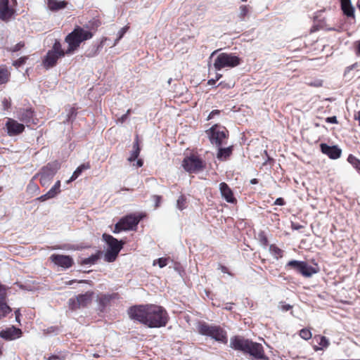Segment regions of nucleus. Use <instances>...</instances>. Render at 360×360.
<instances>
[{"label": "nucleus", "mask_w": 360, "mask_h": 360, "mask_svg": "<svg viewBox=\"0 0 360 360\" xmlns=\"http://www.w3.org/2000/svg\"><path fill=\"white\" fill-rule=\"evenodd\" d=\"M129 317L149 328L165 326L167 322V314L160 306L154 304L139 305L131 307L128 311Z\"/></svg>", "instance_id": "obj_1"}, {"label": "nucleus", "mask_w": 360, "mask_h": 360, "mask_svg": "<svg viewBox=\"0 0 360 360\" xmlns=\"http://www.w3.org/2000/svg\"><path fill=\"white\" fill-rule=\"evenodd\" d=\"M230 347L236 350L250 354L255 360H267L262 345L235 336L230 340Z\"/></svg>", "instance_id": "obj_2"}, {"label": "nucleus", "mask_w": 360, "mask_h": 360, "mask_svg": "<svg viewBox=\"0 0 360 360\" xmlns=\"http://www.w3.org/2000/svg\"><path fill=\"white\" fill-rule=\"evenodd\" d=\"M92 32L81 27H76L65 37V41L68 44V48L65 50L67 54H70L79 46L80 44L86 40L91 39Z\"/></svg>", "instance_id": "obj_3"}, {"label": "nucleus", "mask_w": 360, "mask_h": 360, "mask_svg": "<svg viewBox=\"0 0 360 360\" xmlns=\"http://www.w3.org/2000/svg\"><path fill=\"white\" fill-rule=\"evenodd\" d=\"M198 331L200 334L209 336L217 342L226 344L228 341L226 332L219 326L200 323Z\"/></svg>", "instance_id": "obj_4"}, {"label": "nucleus", "mask_w": 360, "mask_h": 360, "mask_svg": "<svg viewBox=\"0 0 360 360\" xmlns=\"http://www.w3.org/2000/svg\"><path fill=\"white\" fill-rule=\"evenodd\" d=\"M240 63V59L232 53H221L214 59L213 65L216 70L232 68Z\"/></svg>", "instance_id": "obj_5"}, {"label": "nucleus", "mask_w": 360, "mask_h": 360, "mask_svg": "<svg viewBox=\"0 0 360 360\" xmlns=\"http://www.w3.org/2000/svg\"><path fill=\"white\" fill-rule=\"evenodd\" d=\"M60 168V163L58 161L49 162L46 166L42 167L41 172L37 174L40 176L39 181L41 186H49Z\"/></svg>", "instance_id": "obj_6"}, {"label": "nucleus", "mask_w": 360, "mask_h": 360, "mask_svg": "<svg viewBox=\"0 0 360 360\" xmlns=\"http://www.w3.org/2000/svg\"><path fill=\"white\" fill-rule=\"evenodd\" d=\"M207 134L209 136L210 141L212 145L217 147H220L223 143V140L226 138V129L224 127H220L217 124L212 126Z\"/></svg>", "instance_id": "obj_7"}, {"label": "nucleus", "mask_w": 360, "mask_h": 360, "mask_svg": "<svg viewBox=\"0 0 360 360\" xmlns=\"http://www.w3.org/2000/svg\"><path fill=\"white\" fill-rule=\"evenodd\" d=\"M182 167L189 173H196L202 170L205 165L200 158L195 155H191L184 158Z\"/></svg>", "instance_id": "obj_8"}, {"label": "nucleus", "mask_w": 360, "mask_h": 360, "mask_svg": "<svg viewBox=\"0 0 360 360\" xmlns=\"http://www.w3.org/2000/svg\"><path fill=\"white\" fill-rule=\"evenodd\" d=\"M65 54H67L65 53V51H63L61 49V45L60 42L56 41L53 44L52 50L49 51L47 53L46 59L44 60V65L47 68L53 67L56 65L57 60L61 57L64 56Z\"/></svg>", "instance_id": "obj_9"}, {"label": "nucleus", "mask_w": 360, "mask_h": 360, "mask_svg": "<svg viewBox=\"0 0 360 360\" xmlns=\"http://www.w3.org/2000/svg\"><path fill=\"white\" fill-rule=\"evenodd\" d=\"M92 292H86L84 294L79 295L75 299L69 300V305L72 309L87 306L91 302L93 298Z\"/></svg>", "instance_id": "obj_10"}, {"label": "nucleus", "mask_w": 360, "mask_h": 360, "mask_svg": "<svg viewBox=\"0 0 360 360\" xmlns=\"http://www.w3.org/2000/svg\"><path fill=\"white\" fill-rule=\"evenodd\" d=\"M6 128L9 136H16L19 135L25 130V125L13 119L8 118L6 123Z\"/></svg>", "instance_id": "obj_11"}, {"label": "nucleus", "mask_w": 360, "mask_h": 360, "mask_svg": "<svg viewBox=\"0 0 360 360\" xmlns=\"http://www.w3.org/2000/svg\"><path fill=\"white\" fill-rule=\"evenodd\" d=\"M141 219V216L130 214L122 218L119 221L124 231L131 230L136 227Z\"/></svg>", "instance_id": "obj_12"}, {"label": "nucleus", "mask_w": 360, "mask_h": 360, "mask_svg": "<svg viewBox=\"0 0 360 360\" xmlns=\"http://www.w3.org/2000/svg\"><path fill=\"white\" fill-rule=\"evenodd\" d=\"M50 259L55 264L63 268H69L73 264L72 259L67 255H52Z\"/></svg>", "instance_id": "obj_13"}, {"label": "nucleus", "mask_w": 360, "mask_h": 360, "mask_svg": "<svg viewBox=\"0 0 360 360\" xmlns=\"http://www.w3.org/2000/svg\"><path fill=\"white\" fill-rule=\"evenodd\" d=\"M321 152L331 159H338L340 157L342 150L337 146H330L326 143L321 144Z\"/></svg>", "instance_id": "obj_14"}, {"label": "nucleus", "mask_w": 360, "mask_h": 360, "mask_svg": "<svg viewBox=\"0 0 360 360\" xmlns=\"http://www.w3.org/2000/svg\"><path fill=\"white\" fill-rule=\"evenodd\" d=\"M11 311L6 303V288L0 285V317L5 316Z\"/></svg>", "instance_id": "obj_15"}, {"label": "nucleus", "mask_w": 360, "mask_h": 360, "mask_svg": "<svg viewBox=\"0 0 360 360\" xmlns=\"http://www.w3.org/2000/svg\"><path fill=\"white\" fill-rule=\"evenodd\" d=\"M8 4V0H0V19L1 20H8L14 13Z\"/></svg>", "instance_id": "obj_16"}, {"label": "nucleus", "mask_w": 360, "mask_h": 360, "mask_svg": "<svg viewBox=\"0 0 360 360\" xmlns=\"http://www.w3.org/2000/svg\"><path fill=\"white\" fill-rule=\"evenodd\" d=\"M21 334V330L14 326L10 327L0 332V336L6 340L18 338L20 337Z\"/></svg>", "instance_id": "obj_17"}, {"label": "nucleus", "mask_w": 360, "mask_h": 360, "mask_svg": "<svg viewBox=\"0 0 360 360\" xmlns=\"http://www.w3.org/2000/svg\"><path fill=\"white\" fill-rule=\"evenodd\" d=\"M60 193V181H57L54 186L44 195H41L37 198L41 202H44L49 199L53 198L58 193Z\"/></svg>", "instance_id": "obj_18"}, {"label": "nucleus", "mask_w": 360, "mask_h": 360, "mask_svg": "<svg viewBox=\"0 0 360 360\" xmlns=\"http://www.w3.org/2000/svg\"><path fill=\"white\" fill-rule=\"evenodd\" d=\"M103 239L108 245V249H110V250L117 249V251H120L121 249L122 248V243L121 242L118 241L116 238H115L114 237H112L110 235H108L107 233H103Z\"/></svg>", "instance_id": "obj_19"}, {"label": "nucleus", "mask_w": 360, "mask_h": 360, "mask_svg": "<svg viewBox=\"0 0 360 360\" xmlns=\"http://www.w3.org/2000/svg\"><path fill=\"white\" fill-rule=\"evenodd\" d=\"M16 114L17 118L26 124L32 121L33 111L31 109H20Z\"/></svg>", "instance_id": "obj_20"}, {"label": "nucleus", "mask_w": 360, "mask_h": 360, "mask_svg": "<svg viewBox=\"0 0 360 360\" xmlns=\"http://www.w3.org/2000/svg\"><path fill=\"white\" fill-rule=\"evenodd\" d=\"M219 190L221 196L228 202H233L235 198L233 195V192L229 188V186L224 182H222L219 184Z\"/></svg>", "instance_id": "obj_21"}, {"label": "nucleus", "mask_w": 360, "mask_h": 360, "mask_svg": "<svg viewBox=\"0 0 360 360\" xmlns=\"http://www.w3.org/2000/svg\"><path fill=\"white\" fill-rule=\"evenodd\" d=\"M67 3L65 1H60L57 0H48L47 7L49 10L56 11L64 8Z\"/></svg>", "instance_id": "obj_22"}, {"label": "nucleus", "mask_w": 360, "mask_h": 360, "mask_svg": "<svg viewBox=\"0 0 360 360\" xmlns=\"http://www.w3.org/2000/svg\"><path fill=\"white\" fill-rule=\"evenodd\" d=\"M341 7L347 16H354V9L351 4L350 0H341Z\"/></svg>", "instance_id": "obj_23"}, {"label": "nucleus", "mask_w": 360, "mask_h": 360, "mask_svg": "<svg viewBox=\"0 0 360 360\" xmlns=\"http://www.w3.org/2000/svg\"><path fill=\"white\" fill-rule=\"evenodd\" d=\"M317 271L314 267L309 266L305 262H304L303 265L299 271V273H300L303 276L307 278L311 277Z\"/></svg>", "instance_id": "obj_24"}, {"label": "nucleus", "mask_w": 360, "mask_h": 360, "mask_svg": "<svg viewBox=\"0 0 360 360\" xmlns=\"http://www.w3.org/2000/svg\"><path fill=\"white\" fill-rule=\"evenodd\" d=\"M232 153V147L227 148H220L219 147V150L217 155V158L220 160H226Z\"/></svg>", "instance_id": "obj_25"}, {"label": "nucleus", "mask_w": 360, "mask_h": 360, "mask_svg": "<svg viewBox=\"0 0 360 360\" xmlns=\"http://www.w3.org/2000/svg\"><path fill=\"white\" fill-rule=\"evenodd\" d=\"M90 168V165L89 164H82L80 166H79L76 170L73 172L72 175L71 176V177L70 178V179H68L67 181V183L69 184L70 183L71 181H75L81 174L82 172L84 171V170H86V169H88Z\"/></svg>", "instance_id": "obj_26"}, {"label": "nucleus", "mask_w": 360, "mask_h": 360, "mask_svg": "<svg viewBox=\"0 0 360 360\" xmlns=\"http://www.w3.org/2000/svg\"><path fill=\"white\" fill-rule=\"evenodd\" d=\"M119 252L120 251H117V249H108L105 254V260L108 262H112L115 261Z\"/></svg>", "instance_id": "obj_27"}, {"label": "nucleus", "mask_w": 360, "mask_h": 360, "mask_svg": "<svg viewBox=\"0 0 360 360\" xmlns=\"http://www.w3.org/2000/svg\"><path fill=\"white\" fill-rule=\"evenodd\" d=\"M140 148L139 147L138 141H136L133 146V150L131 153L130 156L128 158V161H134L139 155Z\"/></svg>", "instance_id": "obj_28"}, {"label": "nucleus", "mask_w": 360, "mask_h": 360, "mask_svg": "<svg viewBox=\"0 0 360 360\" xmlns=\"http://www.w3.org/2000/svg\"><path fill=\"white\" fill-rule=\"evenodd\" d=\"M303 263L304 262L302 261L291 260L288 262L286 266L293 268L299 272L302 266L303 265Z\"/></svg>", "instance_id": "obj_29"}, {"label": "nucleus", "mask_w": 360, "mask_h": 360, "mask_svg": "<svg viewBox=\"0 0 360 360\" xmlns=\"http://www.w3.org/2000/svg\"><path fill=\"white\" fill-rule=\"evenodd\" d=\"M318 338L319 339V345L321 346L320 348L315 347V350L321 349L323 348H327L329 346V340L328 338H326L325 336H319Z\"/></svg>", "instance_id": "obj_30"}, {"label": "nucleus", "mask_w": 360, "mask_h": 360, "mask_svg": "<svg viewBox=\"0 0 360 360\" xmlns=\"http://www.w3.org/2000/svg\"><path fill=\"white\" fill-rule=\"evenodd\" d=\"M347 161L356 169L360 171V160L353 155H349Z\"/></svg>", "instance_id": "obj_31"}, {"label": "nucleus", "mask_w": 360, "mask_h": 360, "mask_svg": "<svg viewBox=\"0 0 360 360\" xmlns=\"http://www.w3.org/2000/svg\"><path fill=\"white\" fill-rule=\"evenodd\" d=\"M9 73L6 69H0V84L8 82Z\"/></svg>", "instance_id": "obj_32"}, {"label": "nucleus", "mask_w": 360, "mask_h": 360, "mask_svg": "<svg viewBox=\"0 0 360 360\" xmlns=\"http://www.w3.org/2000/svg\"><path fill=\"white\" fill-rule=\"evenodd\" d=\"M186 199L185 196L180 195L176 201V207L179 210H183L186 208Z\"/></svg>", "instance_id": "obj_33"}, {"label": "nucleus", "mask_w": 360, "mask_h": 360, "mask_svg": "<svg viewBox=\"0 0 360 360\" xmlns=\"http://www.w3.org/2000/svg\"><path fill=\"white\" fill-rule=\"evenodd\" d=\"M269 251L271 253L276 257H282V251L278 247L271 245L269 247Z\"/></svg>", "instance_id": "obj_34"}, {"label": "nucleus", "mask_w": 360, "mask_h": 360, "mask_svg": "<svg viewBox=\"0 0 360 360\" xmlns=\"http://www.w3.org/2000/svg\"><path fill=\"white\" fill-rule=\"evenodd\" d=\"M300 335L304 340H309L311 338V333L307 328H303L300 332Z\"/></svg>", "instance_id": "obj_35"}, {"label": "nucleus", "mask_w": 360, "mask_h": 360, "mask_svg": "<svg viewBox=\"0 0 360 360\" xmlns=\"http://www.w3.org/2000/svg\"><path fill=\"white\" fill-rule=\"evenodd\" d=\"M127 30V27H122L120 29L117 33V37L115 39V42L112 44L111 46H115L117 42L123 37L124 34Z\"/></svg>", "instance_id": "obj_36"}, {"label": "nucleus", "mask_w": 360, "mask_h": 360, "mask_svg": "<svg viewBox=\"0 0 360 360\" xmlns=\"http://www.w3.org/2000/svg\"><path fill=\"white\" fill-rule=\"evenodd\" d=\"M239 10V17L243 20L249 13V8L247 6H240Z\"/></svg>", "instance_id": "obj_37"}, {"label": "nucleus", "mask_w": 360, "mask_h": 360, "mask_svg": "<svg viewBox=\"0 0 360 360\" xmlns=\"http://www.w3.org/2000/svg\"><path fill=\"white\" fill-rule=\"evenodd\" d=\"M167 260L168 259L167 258H164V257L159 258L156 260H154L153 265L155 266L156 264H158V266L160 268H163L167 264Z\"/></svg>", "instance_id": "obj_38"}, {"label": "nucleus", "mask_w": 360, "mask_h": 360, "mask_svg": "<svg viewBox=\"0 0 360 360\" xmlns=\"http://www.w3.org/2000/svg\"><path fill=\"white\" fill-rule=\"evenodd\" d=\"M98 259L97 255H91V257L86 258L83 260L84 264H94Z\"/></svg>", "instance_id": "obj_39"}, {"label": "nucleus", "mask_w": 360, "mask_h": 360, "mask_svg": "<svg viewBox=\"0 0 360 360\" xmlns=\"http://www.w3.org/2000/svg\"><path fill=\"white\" fill-rule=\"evenodd\" d=\"M108 41V39L107 38H103L100 44L97 46L96 48V50L95 51V52L94 53H89V56H94L97 54V53L99 51L100 49L102 48L105 44V42Z\"/></svg>", "instance_id": "obj_40"}, {"label": "nucleus", "mask_w": 360, "mask_h": 360, "mask_svg": "<svg viewBox=\"0 0 360 360\" xmlns=\"http://www.w3.org/2000/svg\"><path fill=\"white\" fill-rule=\"evenodd\" d=\"M279 309L283 311H287L292 308V306L290 304L281 303L278 306Z\"/></svg>", "instance_id": "obj_41"}, {"label": "nucleus", "mask_w": 360, "mask_h": 360, "mask_svg": "<svg viewBox=\"0 0 360 360\" xmlns=\"http://www.w3.org/2000/svg\"><path fill=\"white\" fill-rule=\"evenodd\" d=\"M24 46V44L22 42H20L17 44H15L13 47L10 49V51L12 52H16L19 51L22 47Z\"/></svg>", "instance_id": "obj_42"}, {"label": "nucleus", "mask_w": 360, "mask_h": 360, "mask_svg": "<svg viewBox=\"0 0 360 360\" xmlns=\"http://www.w3.org/2000/svg\"><path fill=\"white\" fill-rule=\"evenodd\" d=\"M129 113H130V110H128L125 114H124L123 115H122L120 117H119L117 119V122L122 124L127 120Z\"/></svg>", "instance_id": "obj_43"}, {"label": "nucleus", "mask_w": 360, "mask_h": 360, "mask_svg": "<svg viewBox=\"0 0 360 360\" xmlns=\"http://www.w3.org/2000/svg\"><path fill=\"white\" fill-rule=\"evenodd\" d=\"M25 58H19L18 60H15L14 63H13V65H15V67H19L22 65H23L25 62Z\"/></svg>", "instance_id": "obj_44"}, {"label": "nucleus", "mask_w": 360, "mask_h": 360, "mask_svg": "<svg viewBox=\"0 0 360 360\" xmlns=\"http://www.w3.org/2000/svg\"><path fill=\"white\" fill-rule=\"evenodd\" d=\"M121 231H124V230L122 229V226L121 224L120 223V221H118L115 226L113 233H120Z\"/></svg>", "instance_id": "obj_45"}, {"label": "nucleus", "mask_w": 360, "mask_h": 360, "mask_svg": "<svg viewBox=\"0 0 360 360\" xmlns=\"http://www.w3.org/2000/svg\"><path fill=\"white\" fill-rule=\"evenodd\" d=\"M221 77V75L220 74H217V76H216V79H210L208 80V84L209 85H214L216 82V81L219 80Z\"/></svg>", "instance_id": "obj_46"}, {"label": "nucleus", "mask_w": 360, "mask_h": 360, "mask_svg": "<svg viewBox=\"0 0 360 360\" xmlns=\"http://www.w3.org/2000/svg\"><path fill=\"white\" fill-rule=\"evenodd\" d=\"M219 112H220V111H219V110H212V111L210 113V115H209V116H208V120H211V119L214 118V117L215 115H219Z\"/></svg>", "instance_id": "obj_47"}, {"label": "nucleus", "mask_w": 360, "mask_h": 360, "mask_svg": "<svg viewBox=\"0 0 360 360\" xmlns=\"http://www.w3.org/2000/svg\"><path fill=\"white\" fill-rule=\"evenodd\" d=\"M284 203V200L282 198H277L274 202V205H283Z\"/></svg>", "instance_id": "obj_48"}, {"label": "nucleus", "mask_w": 360, "mask_h": 360, "mask_svg": "<svg viewBox=\"0 0 360 360\" xmlns=\"http://www.w3.org/2000/svg\"><path fill=\"white\" fill-rule=\"evenodd\" d=\"M326 122H330V123L336 124L338 122V120H337L336 117L333 116V117H328L326 119Z\"/></svg>", "instance_id": "obj_49"}, {"label": "nucleus", "mask_w": 360, "mask_h": 360, "mask_svg": "<svg viewBox=\"0 0 360 360\" xmlns=\"http://www.w3.org/2000/svg\"><path fill=\"white\" fill-rule=\"evenodd\" d=\"M143 160H141V159H139V160H138L136 161V166L137 167H141L143 165Z\"/></svg>", "instance_id": "obj_50"}, {"label": "nucleus", "mask_w": 360, "mask_h": 360, "mask_svg": "<svg viewBox=\"0 0 360 360\" xmlns=\"http://www.w3.org/2000/svg\"><path fill=\"white\" fill-rule=\"evenodd\" d=\"M354 119L359 122L360 125V110L354 115Z\"/></svg>", "instance_id": "obj_51"}, {"label": "nucleus", "mask_w": 360, "mask_h": 360, "mask_svg": "<svg viewBox=\"0 0 360 360\" xmlns=\"http://www.w3.org/2000/svg\"><path fill=\"white\" fill-rule=\"evenodd\" d=\"M220 269L223 273H228L227 268L224 266H220Z\"/></svg>", "instance_id": "obj_52"}, {"label": "nucleus", "mask_w": 360, "mask_h": 360, "mask_svg": "<svg viewBox=\"0 0 360 360\" xmlns=\"http://www.w3.org/2000/svg\"><path fill=\"white\" fill-rule=\"evenodd\" d=\"M109 300V297L106 295L103 296L101 297V302H108Z\"/></svg>", "instance_id": "obj_53"}, {"label": "nucleus", "mask_w": 360, "mask_h": 360, "mask_svg": "<svg viewBox=\"0 0 360 360\" xmlns=\"http://www.w3.org/2000/svg\"><path fill=\"white\" fill-rule=\"evenodd\" d=\"M262 240L263 242V244L264 245H267V242H268L267 241V238L265 236H262Z\"/></svg>", "instance_id": "obj_54"}, {"label": "nucleus", "mask_w": 360, "mask_h": 360, "mask_svg": "<svg viewBox=\"0 0 360 360\" xmlns=\"http://www.w3.org/2000/svg\"><path fill=\"white\" fill-rule=\"evenodd\" d=\"M302 227V226H300V225H295V224H292V229H297H297H301Z\"/></svg>", "instance_id": "obj_55"}, {"label": "nucleus", "mask_w": 360, "mask_h": 360, "mask_svg": "<svg viewBox=\"0 0 360 360\" xmlns=\"http://www.w3.org/2000/svg\"><path fill=\"white\" fill-rule=\"evenodd\" d=\"M257 182H258V181H257V179H252L250 181V183H251L252 184H257Z\"/></svg>", "instance_id": "obj_56"}, {"label": "nucleus", "mask_w": 360, "mask_h": 360, "mask_svg": "<svg viewBox=\"0 0 360 360\" xmlns=\"http://www.w3.org/2000/svg\"><path fill=\"white\" fill-rule=\"evenodd\" d=\"M217 52H218V50H216V51H213L212 53V54H211L210 58L213 57L215 54H217Z\"/></svg>", "instance_id": "obj_57"}, {"label": "nucleus", "mask_w": 360, "mask_h": 360, "mask_svg": "<svg viewBox=\"0 0 360 360\" xmlns=\"http://www.w3.org/2000/svg\"><path fill=\"white\" fill-rule=\"evenodd\" d=\"M357 54L360 56V41H359V44L358 46Z\"/></svg>", "instance_id": "obj_58"}, {"label": "nucleus", "mask_w": 360, "mask_h": 360, "mask_svg": "<svg viewBox=\"0 0 360 360\" xmlns=\"http://www.w3.org/2000/svg\"><path fill=\"white\" fill-rule=\"evenodd\" d=\"M32 186H33L34 188H36L37 190H39V187H38L37 185H35V184H32Z\"/></svg>", "instance_id": "obj_59"}, {"label": "nucleus", "mask_w": 360, "mask_h": 360, "mask_svg": "<svg viewBox=\"0 0 360 360\" xmlns=\"http://www.w3.org/2000/svg\"><path fill=\"white\" fill-rule=\"evenodd\" d=\"M243 2H245L247 0H241Z\"/></svg>", "instance_id": "obj_60"}]
</instances>
